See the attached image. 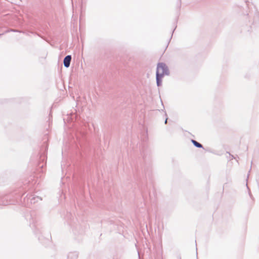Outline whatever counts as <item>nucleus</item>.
Masks as SVG:
<instances>
[{
    "instance_id": "nucleus-3",
    "label": "nucleus",
    "mask_w": 259,
    "mask_h": 259,
    "mask_svg": "<svg viewBox=\"0 0 259 259\" xmlns=\"http://www.w3.org/2000/svg\"><path fill=\"white\" fill-rule=\"evenodd\" d=\"M30 199L31 203H35V202H37L39 200H41V199L38 196L33 197Z\"/></svg>"
},
{
    "instance_id": "nucleus-6",
    "label": "nucleus",
    "mask_w": 259,
    "mask_h": 259,
    "mask_svg": "<svg viewBox=\"0 0 259 259\" xmlns=\"http://www.w3.org/2000/svg\"><path fill=\"white\" fill-rule=\"evenodd\" d=\"M72 114H67V116L71 115Z\"/></svg>"
},
{
    "instance_id": "nucleus-2",
    "label": "nucleus",
    "mask_w": 259,
    "mask_h": 259,
    "mask_svg": "<svg viewBox=\"0 0 259 259\" xmlns=\"http://www.w3.org/2000/svg\"><path fill=\"white\" fill-rule=\"evenodd\" d=\"M71 60V57L70 55H68L64 59V65L65 67H68L70 66V61Z\"/></svg>"
},
{
    "instance_id": "nucleus-1",
    "label": "nucleus",
    "mask_w": 259,
    "mask_h": 259,
    "mask_svg": "<svg viewBox=\"0 0 259 259\" xmlns=\"http://www.w3.org/2000/svg\"><path fill=\"white\" fill-rule=\"evenodd\" d=\"M168 74V69L165 64L162 63L158 64L156 71V80L158 86L160 85L161 79L165 75Z\"/></svg>"
},
{
    "instance_id": "nucleus-5",
    "label": "nucleus",
    "mask_w": 259,
    "mask_h": 259,
    "mask_svg": "<svg viewBox=\"0 0 259 259\" xmlns=\"http://www.w3.org/2000/svg\"><path fill=\"white\" fill-rule=\"evenodd\" d=\"M167 118H166L165 120V123H167Z\"/></svg>"
},
{
    "instance_id": "nucleus-4",
    "label": "nucleus",
    "mask_w": 259,
    "mask_h": 259,
    "mask_svg": "<svg viewBox=\"0 0 259 259\" xmlns=\"http://www.w3.org/2000/svg\"><path fill=\"white\" fill-rule=\"evenodd\" d=\"M192 142L193 143L194 145L195 146H196V147H198V148H202V145L200 143L196 141L195 140H192Z\"/></svg>"
}]
</instances>
